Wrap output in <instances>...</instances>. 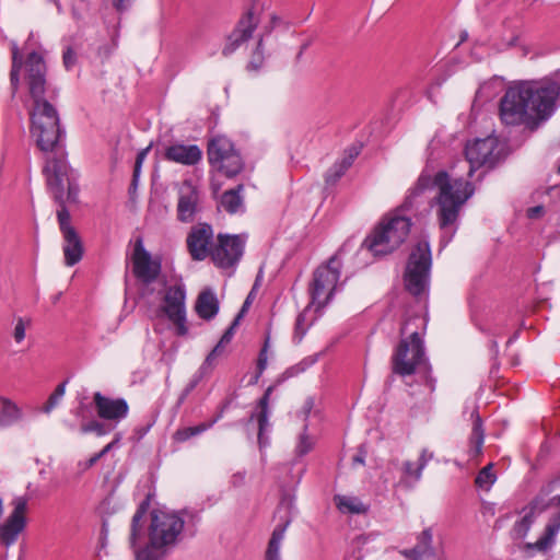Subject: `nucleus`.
I'll return each mask as SVG.
<instances>
[{
	"label": "nucleus",
	"mask_w": 560,
	"mask_h": 560,
	"mask_svg": "<svg viewBox=\"0 0 560 560\" xmlns=\"http://www.w3.org/2000/svg\"><path fill=\"white\" fill-rule=\"evenodd\" d=\"M315 359L312 358H305L299 363L288 368L281 375V378L278 382L295 377L300 375L301 373L305 372L310 366H312L315 363Z\"/></svg>",
	"instance_id": "a19ab883"
},
{
	"label": "nucleus",
	"mask_w": 560,
	"mask_h": 560,
	"mask_svg": "<svg viewBox=\"0 0 560 560\" xmlns=\"http://www.w3.org/2000/svg\"><path fill=\"white\" fill-rule=\"evenodd\" d=\"M231 404L232 399H225L224 402L221 405L218 415L211 421H214L215 423L218 420H220L223 417L224 411L230 407Z\"/></svg>",
	"instance_id": "4d7b16f0"
},
{
	"label": "nucleus",
	"mask_w": 560,
	"mask_h": 560,
	"mask_svg": "<svg viewBox=\"0 0 560 560\" xmlns=\"http://www.w3.org/2000/svg\"><path fill=\"white\" fill-rule=\"evenodd\" d=\"M269 343H270V337L267 336L265 338L264 346H262V348L260 349V351L258 353L256 370H259V373H264V371L267 368Z\"/></svg>",
	"instance_id": "de8ad7c7"
},
{
	"label": "nucleus",
	"mask_w": 560,
	"mask_h": 560,
	"mask_svg": "<svg viewBox=\"0 0 560 560\" xmlns=\"http://www.w3.org/2000/svg\"><path fill=\"white\" fill-rule=\"evenodd\" d=\"M150 150V147L141 150L140 152H138L137 154V158H136V162H135V166H133V182L135 184L139 180V176H140V172H141V167H142V164H143V161L148 154Z\"/></svg>",
	"instance_id": "3c124183"
},
{
	"label": "nucleus",
	"mask_w": 560,
	"mask_h": 560,
	"mask_svg": "<svg viewBox=\"0 0 560 560\" xmlns=\"http://www.w3.org/2000/svg\"><path fill=\"white\" fill-rule=\"evenodd\" d=\"M541 211H542V207L541 206H537V207L530 208L528 210V215L530 218H533L535 213H538V212H541Z\"/></svg>",
	"instance_id": "0e129e2a"
},
{
	"label": "nucleus",
	"mask_w": 560,
	"mask_h": 560,
	"mask_svg": "<svg viewBox=\"0 0 560 560\" xmlns=\"http://www.w3.org/2000/svg\"><path fill=\"white\" fill-rule=\"evenodd\" d=\"M436 187L438 194L433 201L436 207V219L442 231L440 245L447 246L458 230L462 208L475 194L474 184L462 177L453 178L446 171H439L433 178L422 172L413 187L408 190L404 202L394 211L381 218L361 244L375 258L387 256L397 250L407 240L412 222L401 214L413 207V201L430 187Z\"/></svg>",
	"instance_id": "f257e3e1"
},
{
	"label": "nucleus",
	"mask_w": 560,
	"mask_h": 560,
	"mask_svg": "<svg viewBox=\"0 0 560 560\" xmlns=\"http://www.w3.org/2000/svg\"><path fill=\"white\" fill-rule=\"evenodd\" d=\"M558 488H560V474L542 483L537 494L530 500L528 505L523 509V511L533 513V516L535 517L551 506L559 509L549 517L548 523L545 526L544 534L537 539V541L525 545V549L527 551H546L552 546L555 537L560 530V494L550 497Z\"/></svg>",
	"instance_id": "39448f33"
},
{
	"label": "nucleus",
	"mask_w": 560,
	"mask_h": 560,
	"mask_svg": "<svg viewBox=\"0 0 560 560\" xmlns=\"http://www.w3.org/2000/svg\"><path fill=\"white\" fill-rule=\"evenodd\" d=\"M43 173L46 177L47 187L57 199V192L60 188L61 196L66 202L74 203L79 197V184L75 172L70 167L67 158L60 155L47 158Z\"/></svg>",
	"instance_id": "0eeeda50"
},
{
	"label": "nucleus",
	"mask_w": 560,
	"mask_h": 560,
	"mask_svg": "<svg viewBox=\"0 0 560 560\" xmlns=\"http://www.w3.org/2000/svg\"><path fill=\"white\" fill-rule=\"evenodd\" d=\"M493 464L490 463L477 474L475 483L479 489L489 491L492 485L497 481V475L493 472Z\"/></svg>",
	"instance_id": "ea45409f"
},
{
	"label": "nucleus",
	"mask_w": 560,
	"mask_h": 560,
	"mask_svg": "<svg viewBox=\"0 0 560 560\" xmlns=\"http://www.w3.org/2000/svg\"><path fill=\"white\" fill-rule=\"evenodd\" d=\"M89 410H90V406L83 401H80L79 406L74 410V415L78 418L82 419V422L80 425L81 434L94 433L97 436H104L113 431L114 427H112L110 424L101 422L96 419H92L90 421H84L85 412Z\"/></svg>",
	"instance_id": "a878e982"
},
{
	"label": "nucleus",
	"mask_w": 560,
	"mask_h": 560,
	"mask_svg": "<svg viewBox=\"0 0 560 560\" xmlns=\"http://www.w3.org/2000/svg\"><path fill=\"white\" fill-rule=\"evenodd\" d=\"M255 295H256V288L254 287L249 293L247 294L241 310L238 311V313L236 314V318L238 319H243V317L246 315V313L248 312L254 299H255Z\"/></svg>",
	"instance_id": "603ef678"
},
{
	"label": "nucleus",
	"mask_w": 560,
	"mask_h": 560,
	"mask_svg": "<svg viewBox=\"0 0 560 560\" xmlns=\"http://www.w3.org/2000/svg\"><path fill=\"white\" fill-rule=\"evenodd\" d=\"M211 187H212L213 192H218L221 189V185L217 184L214 182L211 183Z\"/></svg>",
	"instance_id": "774afa93"
},
{
	"label": "nucleus",
	"mask_w": 560,
	"mask_h": 560,
	"mask_svg": "<svg viewBox=\"0 0 560 560\" xmlns=\"http://www.w3.org/2000/svg\"><path fill=\"white\" fill-rule=\"evenodd\" d=\"M24 66L25 82L33 100V109L30 114L31 136L37 148L46 154V159L60 155L67 158L66 130L60 126L56 107L44 97L47 83L44 57L37 51H32L27 55Z\"/></svg>",
	"instance_id": "7ed1b4c3"
},
{
	"label": "nucleus",
	"mask_w": 560,
	"mask_h": 560,
	"mask_svg": "<svg viewBox=\"0 0 560 560\" xmlns=\"http://www.w3.org/2000/svg\"><path fill=\"white\" fill-rule=\"evenodd\" d=\"M240 323H241V319H238L236 317L233 319L231 325L225 329V331L223 332L222 337L219 340V342L221 345L225 346V345L231 342V340L233 339L235 330L238 327Z\"/></svg>",
	"instance_id": "8fccbe9b"
},
{
	"label": "nucleus",
	"mask_w": 560,
	"mask_h": 560,
	"mask_svg": "<svg viewBox=\"0 0 560 560\" xmlns=\"http://www.w3.org/2000/svg\"><path fill=\"white\" fill-rule=\"evenodd\" d=\"M332 500L342 514H366L370 510V505L363 503L358 497L335 494Z\"/></svg>",
	"instance_id": "cd10ccee"
},
{
	"label": "nucleus",
	"mask_w": 560,
	"mask_h": 560,
	"mask_svg": "<svg viewBox=\"0 0 560 560\" xmlns=\"http://www.w3.org/2000/svg\"><path fill=\"white\" fill-rule=\"evenodd\" d=\"M114 445V442L112 443H108L102 451L98 452V454L101 455V457H103L104 455H106L110 448L113 447Z\"/></svg>",
	"instance_id": "69168bd1"
},
{
	"label": "nucleus",
	"mask_w": 560,
	"mask_h": 560,
	"mask_svg": "<svg viewBox=\"0 0 560 560\" xmlns=\"http://www.w3.org/2000/svg\"><path fill=\"white\" fill-rule=\"evenodd\" d=\"M497 147L498 141L492 137L476 139L466 144L465 155L470 165L468 176L471 177L474 172L481 166L489 168L495 166L499 160L498 154L494 153Z\"/></svg>",
	"instance_id": "2eb2a0df"
},
{
	"label": "nucleus",
	"mask_w": 560,
	"mask_h": 560,
	"mask_svg": "<svg viewBox=\"0 0 560 560\" xmlns=\"http://www.w3.org/2000/svg\"><path fill=\"white\" fill-rule=\"evenodd\" d=\"M219 310L220 303L214 291L210 288L203 289L195 303L196 314L203 320H211L217 316Z\"/></svg>",
	"instance_id": "b1692460"
},
{
	"label": "nucleus",
	"mask_w": 560,
	"mask_h": 560,
	"mask_svg": "<svg viewBox=\"0 0 560 560\" xmlns=\"http://www.w3.org/2000/svg\"><path fill=\"white\" fill-rule=\"evenodd\" d=\"M55 201L59 205V208L57 210V219L59 223V229L61 234L66 233L68 230H75L70 222V212L67 209L66 200L61 196L60 189L57 192V199Z\"/></svg>",
	"instance_id": "58836bf2"
},
{
	"label": "nucleus",
	"mask_w": 560,
	"mask_h": 560,
	"mask_svg": "<svg viewBox=\"0 0 560 560\" xmlns=\"http://www.w3.org/2000/svg\"><path fill=\"white\" fill-rule=\"evenodd\" d=\"M280 508L285 509V516L282 518V522L290 516L292 518V511L294 509V497L285 493L282 495L280 501Z\"/></svg>",
	"instance_id": "864d4df0"
},
{
	"label": "nucleus",
	"mask_w": 560,
	"mask_h": 560,
	"mask_svg": "<svg viewBox=\"0 0 560 560\" xmlns=\"http://www.w3.org/2000/svg\"><path fill=\"white\" fill-rule=\"evenodd\" d=\"M112 3L118 12H124L128 8V0H112Z\"/></svg>",
	"instance_id": "13d9d810"
},
{
	"label": "nucleus",
	"mask_w": 560,
	"mask_h": 560,
	"mask_svg": "<svg viewBox=\"0 0 560 560\" xmlns=\"http://www.w3.org/2000/svg\"><path fill=\"white\" fill-rule=\"evenodd\" d=\"M153 422H149L145 425H139L135 429V433L138 436V440H141L151 429Z\"/></svg>",
	"instance_id": "5fc2aeb1"
},
{
	"label": "nucleus",
	"mask_w": 560,
	"mask_h": 560,
	"mask_svg": "<svg viewBox=\"0 0 560 560\" xmlns=\"http://www.w3.org/2000/svg\"><path fill=\"white\" fill-rule=\"evenodd\" d=\"M65 264L68 267L77 265L83 257L84 246L77 230H68L62 234Z\"/></svg>",
	"instance_id": "5701e85b"
},
{
	"label": "nucleus",
	"mask_w": 560,
	"mask_h": 560,
	"mask_svg": "<svg viewBox=\"0 0 560 560\" xmlns=\"http://www.w3.org/2000/svg\"><path fill=\"white\" fill-rule=\"evenodd\" d=\"M431 266L430 244L420 241L410 253L404 272L405 289L418 301L428 299Z\"/></svg>",
	"instance_id": "423d86ee"
},
{
	"label": "nucleus",
	"mask_w": 560,
	"mask_h": 560,
	"mask_svg": "<svg viewBox=\"0 0 560 560\" xmlns=\"http://www.w3.org/2000/svg\"><path fill=\"white\" fill-rule=\"evenodd\" d=\"M560 104V82L553 78L524 80L510 85L500 100L499 115L506 126H525L535 132Z\"/></svg>",
	"instance_id": "f03ea898"
},
{
	"label": "nucleus",
	"mask_w": 560,
	"mask_h": 560,
	"mask_svg": "<svg viewBox=\"0 0 560 560\" xmlns=\"http://www.w3.org/2000/svg\"><path fill=\"white\" fill-rule=\"evenodd\" d=\"M428 460L425 451H422L417 464L406 460L402 465L404 478H412L415 481H418Z\"/></svg>",
	"instance_id": "4c0bfd02"
},
{
	"label": "nucleus",
	"mask_w": 560,
	"mask_h": 560,
	"mask_svg": "<svg viewBox=\"0 0 560 560\" xmlns=\"http://www.w3.org/2000/svg\"><path fill=\"white\" fill-rule=\"evenodd\" d=\"M214 424V421L209 422H202L194 427H185L177 429L173 434V441L176 443H184L191 438L198 436L201 433L206 432L212 425Z\"/></svg>",
	"instance_id": "473e14b6"
},
{
	"label": "nucleus",
	"mask_w": 560,
	"mask_h": 560,
	"mask_svg": "<svg viewBox=\"0 0 560 560\" xmlns=\"http://www.w3.org/2000/svg\"><path fill=\"white\" fill-rule=\"evenodd\" d=\"M152 497L153 495L151 493H148L145 495V498L138 505L136 513L133 514V516L131 518L130 537H129V542H130L131 548H135V546L138 541V538L140 536V532H141L140 522L142 521V518L144 517V515L147 514V512L150 508Z\"/></svg>",
	"instance_id": "c85d7f7f"
},
{
	"label": "nucleus",
	"mask_w": 560,
	"mask_h": 560,
	"mask_svg": "<svg viewBox=\"0 0 560 560\" xmlns=\"http://www.w3.org/2000/svg\"><path fill=\"white\" fill-rule=\"evenodd\" d=\"M187 249L192 260L202 261L213 248V229L209 223L194 225L186 238Z\"/></svg>",
	"instance_id": "dca6fc26"
},
{
	"label": "nucleus",
	"mask_w": 560,
	"mask_h": 560,
	"mask_svg": "<svg viewBox=\"0 0 560 560\" xmlns=\"http://www.w3.org/2000/svg\"><path fill=\"white\" fill-rule=\"evenodd\" d=\"M416 545L409 549H402L400 555L407 560H438L433 546V528L427 527L416 537Z\"/></svg>",
	"instance_id": "412c9836"
},
{
	"label": "nucleus",
	"mask_w": 560,
	"mask_h": 560,
	"mask_svg": "<svg viewBox=\"0 0 560 560\" xmlns=\"http://www.w3.org/2000/svg\"><path fill=\"white\" fill-rule=\"evenodd\" d=\"M69 44L65 46L62 52V63L66 70H71L78 62V51L82 47L81 38L78 36H72L69 39Z\"/></svg>",
	"instance_id": "72a5a7b5"
},
{
	"label": "nucleus",
	"mask_w": 560,
	"mask_h": 560,
	"mask_svg": "<svg viewBox=\"0 0 560 560\" xmlns=\"http://www.w3.org/2000/svg\"><path fill=\"white\" fill-rule=\"evenodd\" d=\"M199 190L191 180H184L179 189L177 219L180 222H192L199 206Z\"/></svg>",
	"instance_id": "6ab92c4d"
},
{
	"label": "nucleus",
	"mask_w": 560,
	"mask_h": 560,
	"mask_svg": "<svg viewBox=\"0 0 560 560\" xmlns=\"http://www.w3.org/2000/svg\"><path fill=\"white\" fill-rule=\"evenodd\" d=\"M342 262L337 255L331 256L326 264L318 266L313 272L308 292L312 304L317 308L327 306L334 299L337 283L341 276Z\"/></svg>",
	"instance_id": "6e6552de"
},
{
	"label": "nucleus",
	"mask_w": 560,
	"mask_h": 560,
	"mask_svg": "<svg viewBox=\"0 0 560 560\" xmlns=\"http://www.w3.org/2000/svg\"><path fill=\"white\" fill-rule=\"evenodd\" d=\"M365 456H366V451L363 447H360L358 451V454L354 455L352 458L353 464L364 465Z\"/></svg>",
	"instance_id": "6e6d98bb"
},
{
	"label": "nucleus",
	"mask_w": 560,
	"mask_h": 560,
	"mask_svg": "<svg viewBox=\"0 0 560 560\" xmlns=\"http://www.w3.org/2000/svg\"><path fill=\"white\" fill-rule=\"evenodd\" d=\"M275 389V385H270L260 397L257 404L258 411L250 416V419L256 418L258 422V441L260 446L266 445L267 441H265L264 434L269 428V400L270 396Z\"/></svg>",
	"instance_id": "393cba45"
},
{
	"label": "nucleus",
	"mask_w": 560,
	"mask_h": 560,
	"mask_svg": "<svg viewBox=\"0 0 560 560\" xmlns=\"http://www.w3.org/2000/svg\"><path fill=\"white\" fill-rule=\"evenodd\" d=\"M290 25H291L290 22L284 21L279 15L271 14L269 23L262 27V31L259 35L264 36L265 38H268L270 36V34L273 32V30H276L277 27H282L283 30H289Z\"/></svg>",
	"instance_id": "37998d69"
},
{
	"label": "nucleus",
	"mask_w": 560,
	"mask_h": 560,
	"mask_svg": "<svg viewBox=\"0 0 560 560\" xmlns=\"http://www.w3.org/2000/svg\"><path fill=\"white\" fill-rule=\"evenodd\" d=\"M12 67L10 71V85L14 95L20 86V71L23 67V57L15 43L12 44Z\"/></svg>",
	"instance_id": "f704fd0d"
},
{
	"label": "nucleus",
	"mask_w": 560,
	"mask_h": 560,
	"mask_svg": "<svg viewBox=\"0 0 560 560\" xmlns=\"http://www.w3.org/2000/svg\"><path fill=\"white\" fill-rule=\"evenodd\" d=\"M224 346L218 342L215 347L210 351V353L206 357L202 365L200 366V372L206 373L208 370H211L215 359L223 353Z\"/></svg>",
	"instance_id": "c03bdc74"
},
{
	"label": "nucleus",
	"mask_w": 560,
	"mask_h": 560,
	"mask_svg": "<svg viewBox=\"0 0 560 560\" xmlns=\"http://www.w3.org/2000/svg\"><path fill=\"white\" fill-rule=\"evenodd\" d=\"M355 154H350L340 161L335 162L325 174V183L327 186H334L338 180L346 174L349 167L352 165Z\"/></svg>",
	"instance_id": "2f4dec72"
},
{
	"label": "nucleus",
	"mask_w": 560,
	"mask_h": 560,
	"mask_svg": "<svg viewBox=\"0 0 560 560\" xmlns=\"http://www.w3.org/2000/svg\"><path fill=\"white\" fill-rule=\"evenodd\" d=\"M101 455L98 453L94 454L92 457H90L88 459V462L85 463V468H91L92 466H94L100 459H101Z\"/></svg>",
	"instance_id": "bf43d9fd"
},
{
	"label": "nucleus",
	"mask_w": 560,
	"mask_h": 560,
	"mask_svg": "<svg viewBox=\"0 0 560 560\" xmlns=\"http://www.w3.org/2000/svg\"><path fill=\"white\" fill-rule=\"evenodd\" d=\"M22 417L21 409L11 399L0 396V427L8 428Z\"/></svg>",
	"instance_id": "7c9ffc66"
},
{
	"label": "nucleus",
	"mask_w": 560,
	"mask_h": 560,
	"mask_svg": "<svg viewBox=\"0 0 560 560\" xmlns=\"http://www.w3.org/2000/svg\"><path fill=\"white\" fill-rule=\"evenodd\" d=\"M131 262L132 273L142 287V294L151 293L150 285L160 278L162 272V257L152 256L145 249L142 237H138L135 242Z\"/></svg>",
	"instance_id": "9b49d317"
},
{
	"label": "nucleus",
	"mask_w": 560,
	"mask_h": 560,
	"mask_svg": "<svg viewBox=\"0 0 560 560\" xmlns=\"http://www.w3.org/2000/svg\"><path fill=\"white\" fill-rule=\"evenodd\" d=\"M67 383L68 381H63L62 383L57 385V387L50 394V396L48 397L47 401L43 407L44 412L49 413L59 404V401L61 400L66 393Z\"/></svg>",
	"instance_id": "79ce46f5"
},
{
	"label": "nucleus",
	"mask_w": 560,
	"mask_h": 560,
	"mask_svg": "<svg viewBox=\"0 0 560 560\" xmlns=\"http://www.w3.org/2000/svg\"><path fill=\"white\" fill-rule=\"evenodd\" d=\"M207 155L210 166L228 178L236 177L245 167L240 152L225 136L213 137L208 142Z\"/></svg>",
	"instance_id": "1a4fd4ad"
},
{
	"label": "nucleus",
	"mask_w": 560,
	"mask_h": 560,
	"mask_svg": "<svg viewBox=\"0 0 560 560\" xmlns=\"http://www.w3.org/2000/svg\"><path fill=\"white\" fill-rule=\"evenodd\" d=\"M30 325H31V319L30 318L25 319L23 317H19L16 319L15 327H14V330H13V338H14L16 343H20V342H22L24 340L26 328Z\"/></svg>",
	"instance_id": "49530a36"
},
{
	"label": "nucleus",
	"mask_w": 560,
	"mask_h": 560,
	"mask_svg": "<svg viewBox=\"0 0 560 560\" xmlns=\"http://www.w3.org/2000/svg\"><path fill=\"white\" fill-rule=\"evenodd\" d=\"M260 21V12L253 2L243 10L234 28L226 36L224 47L222 48V55L224 57H229L243 44L249 42L258 28Z\"/></svg>",
	"instance_id": "f8f14e48"
},
{
	"label": "nucleus",
	"mask_w": 560,
	"mask_h": 560,
	"mask_svg": "<svg viewBox=\"0 0 560 560\" xmlns=\"http://www.w3.org/2000/svg\"><path fill=\"white\" fill-rule=\"evenodd\" d=\"M244 185L238 184L235 188L224 191L221 196V207L230 214H235L243 209L242 192Z\"/></svg>",
	"instance_id": "c756f323"
},
{
	"label": "nucleus",
	"mask_w": 560,
	"mask_h": 560,
	"mask_svg": "<svg viewBox=\"0 0 560 560\" xmlns=\"http://www.w3.org/2000/svg\"><path fill=\"white\" fill-rule=\"evenodd\" d=\"M163 159L168 162L194 166L202 159V150L197 144H185L183 142H174L165 147Z\"/></svg>",
	"instance_id": "aec40b11"
},
{
	"label": "nucleus",
	"mask_w": 560,
	"mask_h": 560,
	"mask_svg": "<svg viewBox=\"0 0 560 560\" xmlns=\"http://www.w3.org/2000/svg\"><path fill=\"white\" fill-rule=\"evenodd\" d=\"M185 520L180 512L153 509L150 513L148 541L133 549L136 560H165L178 544Z\"/></svg>",
	"instance_id": "20e7f679"
},
{
	"label": "nucleus",
	"mask_w": 560,
	"mask_h": 560,
	"mask_svg": "<svg viewBox=\"0 0 560 560\" xmlns=\"http://www.w3.org/2000/svg\"><path fill=\"white\" fill-rule=\"evenodd\" d=\"M27 508V502L24 498H18L14 500V509L5 520V522L0 525V540L5 546L13 545L19 535L24 530L26 525L25 512Z\"/></svg>",
	"instance_id": "f3484780"
},
{
	"label": "nucleus",
	"mask_w": 560,
	"mask_h": 560,
	"mask_svg": "<svg viewBox=\"0 0 560 560\" xmlns=\"http://www.w3.org/2000/svg\"><path fill=\"white\" fill-rule=\"evenodd\" d=\"M262 373H259V370H256L255 375L252 376L249 384L255 385L258 383L259 378L261 377Z\"/></svg>",
	"instance_id": "680f3d73"
},
{
	"label": "nucleus",
	"mask_w": 560,
	"mask_h": 560,
	"mask_svg": "<svg viewBox=\"0 0 560 560\" xmlns=\"http://www.w3.org/2000/svg\"><path fill=\"white\" fill-rule=\"evenodd\" d=\"M262 373H259V370H256L255 375L252 376L249 384L255 385L258 383L259 378L261 377Z\"/></svg>",
	"instance_id": "e2e57ef3"
},
{
	"label": "nucleus",
	"mask_w": 560,
	"mask_h": 560,
	"mask_svg": "<svg viewBox=\"0 0 560 560\" xmlns=\"http://www.w3.org/2000/svg\"><path fill=\"white\" fill-rule=\"evenodd\" d=\"M291 524V517L288 516L283 522L276 525L273 528L270 539L267 545L265 552V560H281L280 548L281 542L284 538V534L289 525Z\"/></svg>",
	"instance_id": "bb28decb"
},
{
	"label": "nucleus",
	"mask_w": 560,
	"mask_h": 560,
	"mask_svg": "<svg viewBox=\"0 0 560 560\" xmlns=\"http://www.w3.org/2000/svg\"><path fill=\"white\" fill-rule=\"evenodd\" d=\"M93 402L97 416L106 421L118 423L129 413V406L125 398H109L96 392L93 394Z\"/></svg>",
	"instance_id": "a211bd4d"
},
{
	"label": "nucleus",
	"mask_w": 560,
	"mask_h": 560,
	"mask_svg": "<svg viewBox=\"0 0 560 560\" xmlns=\"http://www.w3.org/2000/svg\"><path fill=\"white\" fill-rule=\"evenodd\" d=\"M425 362L423 340L418 331H413L408 338H401L397 345L392 355V371L400 376H409Z\"/></svg>",
	"instance_id": "9d476101"
},
{
	"label": "nucleus",
	"mask_w": 560,
	"mask_h": 560,
	"mask_svg": "<svg viewBox=\"0 0 560 560\" xmlns=\"http://www.w3.org/2000/svg\"><path fill=\"white\" fill-rule=\"evenodd\" d=\"M308 46H310V43H305L301 46L300 52L298 54V58H300L302 56V54L307 49Z\"/></svg>",
	"instance_id": "338daca9"
},
{
	"label": "nucleus",
	"mask_w": 560,
	"mask_h": 560,
	"mask_svg": "<svg viewBox=\"0 0 560 560\" xmlns=\"http://www.w3.org/2000/svg\"><path fill=\"white\" fill-rule=\"evenodd\" d=\"M267 38L259 35L256 42V46L252 51L249 61L247 63V70L259 71L265 62V42Z\"/></svg>",
	"instance_id": "c9c22d12"
},
{
	"label": "nucleus",
	"mask_w": 560,
	"mask_h": 560,
	"mask_svg": "<svg viewBox=\"0 0 560 560\" xmlns=\"http://www.w3.org/2000/svg\"><path fill=\"white\" fill-rule=\"evenodd\" d=\"M245 248V238L241 235H229L220 233L217 236V244L213 245L210 254L211 260L220 269L235 267L241 260Z\"/></svg>",
	"instance_id": "4468645a"
},
{
	"label": "nucleus",
	"mask_w": 560,
	"mask_h": 560,
	"mask_svg": "<svg viewBox=\"0 0 560 560\" xmlns=\"http://www.w3.org/2000/svg\"><path fill=\"white\" fill-rule=\"evenodd\" d=\"M472 422L471 432L468 439L467 454L470 459H475L482 454V447L485 442V428L483 421L480 417L478 407H475L470 413Z\"/></svg>",
	"instance_id": "4be33fe9"
},
{
	"label": "nucleus",
	"mask_w": 560,
	"mask_h": 560,
	"mask_svg": "<svg viewBox=\"0 0 560 560\" xmlns=\"http://www.w3.org/2000/svg\"><path fill=\"white\" fill-rule=\"evenodd\" d=\"M307 427H304V432L300 435V440L295 447V453L298 456L302 457L310 453L313 448V442L310 440L308 435L306 434Z\"/></svg>",
	"instance_id": "a18cd8bd"
},
{
	"label": "nucleus",
	"mask_w": 560,
	"mask_h": 560,
	"mask_svg": "<svg viewBox=\"0 0 560 560\" xmlns=\"http://www.w3.org/2000/svg\"><path fill=\"white\" fill-rule=\"evenodd\" d=\"M490 351H491V354L497 358L499 355V345L495 340H491L490 341Z\"/></svg>",
	"instance_id": "052dcab7"
},
{
	"label": "nucleus",
	"mask_w": 560,
	"mask_h": 560,
	"mask_svg": "<svg viewBox=\"0 0 560 560\" xmlns=\"http://www.w3.org/2000/svg\"><path fill=\"white\" fill-rule=\"evenodd\" d=\"M305 322H306L305 314L300 313L295 319V325H294V338H296L299 342L303 339V337L305 336V334L308 329V326H306Z\"/></svg>",
	"instance_id": "09e8293b"
},
{
	"label": "nucleus",
	"mask_w": 560,
	"mask_h": 560,
	"mask_svg": "<svg viewBox=\"0 0 560 560\" xmlns=\"http://www.w3.org/2000/svg\"><path fill=\"white\" fill-rule=\"evenodd\" d=\"M159 312L175 325L178 336L187 335L186 287L184 283H176L166 288L163 304Z\"/></svg>",
	"instance_id": "ddd939ff"
},
{
	"label": "nucleus",
	"mask_w": 560,
	"mask_h": 560,
	"mask_svg": "<svg viewBox=\"0 0 560 560\" xmlns=\"http://www.w3.org/2000/svg\"><path fill=\"white\" fill-rule=\"evenodd\" d=\"M524 512V516L516 521L511 529V537L513 540L524 539L535 522L536 517L533 516V513H528L527 511Z\"/></svg>",
	"instance_id": "e433bc0d"
}]
</instances>
